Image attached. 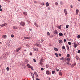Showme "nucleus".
Instances as JSON below:
<instances>
[{
  "mask_svg": "<svg viewBox=\"0 0 80 80\" xmlns=\"http://www.w3.org/2000/svg\"><path fill=\"white\" fill-rule=\"evenodd\" d=\"M7 52H4L3 55L1 57L2 59L4 58H5V57H7Z\"/></svg>",
  "mask_w": 80,
  "mask_h": 80,
  "instance_id": "1",
  "label": "nucleus"
},
{
  "mask_svg": "<svg viewBox=\"0 0 80 80\" xmlns=\"http://www.w3.org/2000/svg\"><path fill=\"white\" fill-rule=\"evenodd\" d=\"M20 24L21 26H25V24L23 22H20Z\"/></svg>",
  "mask_w": 80,
  "mask_h": 80,
  "instance_id": "2",
  "label": "nucleus"
},
{
  "mask_svg": "<svg viewBox=\"0 0 80 80\" xmlns=\"http://www.w3.org/2000/svg\"><path fill=\"white\" fill-rule=\"evenodd\" d=\"M31 76L32 77V78L33 80H34V74L33 73H31Z\"/></svg>",
  "mask_w": 80,
  "mask_h": 80,
  "instance_id": "3",
  "label": "nucleus"
},
{
  "mask_svg": "<svg viewBox=\"0 0 80 80\" xmlns=\"http://www.w3.org/2000/svg\"><path fill=\"white\" fill-rule=\"evenodd\" d=\"M73 45H74V48H76V47H77V44L76 43H75V42H74L73 43Z\"/></svg>",
  "mask_w": 80,
  "mask_h": 80,
  "instance_id": "4",
  "label": "nucleus"
},
{
  "mask_svg": "<svg viewBox=\"0 0 80 80\" xmlns=\"http://www.w3.org/2000/svg\"><path fill=\"white\" fill-rule=\"evenodd\" d=\"M46 73L47 75H48L50 74V71L48 70H47L46 71Z\"/></svg>",
  "mask_w": 80,
  "mask_h": 80,
  "instance_id": "5",
  "label": "nucleus"
},
{
  "mask_svg": "<svg viewBox=\"0 0 80 80\" xmlns=\"http://www.w3.org/2000/svg\"><path fill=\"white\" fill-rule=\"evenodd\" d=\"M64 12L65 15H67L68 13L67 12V10L65 9H64Z\"/></svg>",
  "mask_w": 80,
  "mask_h": 80,
  "instance_id": "6",
  "label": "nucleus"
},
{
  "mask_svg": "<svg viewBox=\"0 0 80 80\" xmlns=\"http://www.w3.org/2000/svg\"><path fill=\"white\" fill-rule=\"evenodd\" d=\"M7 25V24L6 23H5L4 24H2L0 25V27H5L6 25Z\"/></svg>",
  "mask_w": 80,
  "mask_h": 80,
  "instance_id": "7",
  "label": "nucleus"
},
{
  "mask_svg": "<svg viewBox=\"0 0 80 80\" xmlns=\"http://www.w3.org/2000/svg\"><path fill=\"white\" fill-rule=\"evenodd\" d=\"M76 58L77 60H80V58L78 56H76Z\"/></svg>",
  "mask_w": 80,
  "mask_h": 80,
  "instance_id": "8",
  "label": "nucleus"
},
{
  "mask_svg": "<svg viewBox=\"0 0 80 80\" xmlns=\"http://www.w3.org/2000/svg\"><path fill=\"white\" fill-rule=\"evenodd\" d=\"M23 14L24 15H25V16H27V12H23Z\"/></svg>",
  "mask_w": 80,
  "mask_h": 80,
  "instance_id": "9",
  "label": "nucleus"
},
{
  "mask_svg": "<svg viewBox=\"0 0 80 80\" xmlns=\"http://www.w3.org/2000/svg\"><path fill=\"white\" fill-rule=\"evenodd\" d=\"M54 33L55 35H56V34H58V31L57 30H55L54 32Z\"/></svg>",
  "mask_w": 80,
  "mask_h": 80,
  "instance_id": "10",
  "label": "nucleus"
},
{
  "mask_svg": "<svg viewBox=\"0 0 80 80\" xmlns=\"http://www.w3.org/2000/svg\"><path fill=\"white\" fill-rule=\"evenodd\" d=\"M76 65V63L73 64H72V65H71V67L73 68V67H74V66H75V65Z\"/></svg>",
  "mask_w": 80,
  "mask_h": 80,
  "instance_id": "11",
  "label": "nucleus"
},
{
  "mask_svg": "<svg viewBox=\"0 0 80 80\" xmlns=\"http://www.w3.org/2000/svg\"><path fill=\"white\" fill-rule=\"evenodd\" d=\"M27 66H28V68H31L32 67V66H31L28 64H27Z\"/></svg>",
  "mask_w": 80,
  "mask_h": 80,
  "instance_id": "12",
  "label": "nucleus"
},
{
  "mask_svg": "<svg viewBox=\"0 0 80 80\" xmlns=\"http://www.w3.org/2000/svg\"><path fill=\"white\" fill-rule=\"evenodd\" d=\"M59 36H60V37H62V36H63V33L61 32H60L59 34Z\"/></svg>",
  "mask_w": 80,
  "mask_h": 80,
  "instance_id": "13",
  "label": "nucleus"
},
{
  "mask_svg": "<svg viewBox=\"0 0 80 80\" xmlns=\"http://www.w3.org/2000/svg\"><path fill=\"white\" fill-rule=\"evenodd\" d=\"M34 75H36V77H38V75L37 74V73L36 72H34Z\"/></svg>",
  "mask_w": 80,
  "mask_h": 80,
  "instance_id": "14",
  "label": "nucleus"
},
{
  "mask_svg": "<svg viewBox=\"0 0 80 80\" xmlns=\"http://www.w3.org/2000/svg\"><path fill=\"white\" fill-rule=\"evenodd\" d=\"M66 47H67V50H68V51H69V47H68V45H67L66 46Z\"/></svg>",
  "mask_w": 80,
  "mask_h": 80,
  "instance_id": "15",
  "label": "nucleus"
},
{
  "mask_svg": "<svg viewBox=\"0 0 80 80\" xmlns=\"http://www.w3.org/2000/svg\"><path fill=\"white\" fill-rule=\"evenodd\" d=\"M12 28L13 29H14V30H16V29H17V27L16 26H13Z\"/></svg>",
  "mask_w": 80,
  "mask_h": 80,
  "instance_id": "16",
  "label": "nucleus"
},
{
  "mask_svg": "<svg viewBox=\"0 0 80 80\" xmlns=\"http://www.w3.org/2000/svg\"><path fill=\"white\" fill-rule=\"evenodd\" d=\"M34 25H35V26H36L37 27H38V25L36 23V22H34Z\"/></svg>",
  "mask_w": 80,
  "mask_h": 80,
  "instance_id": "17",
  "label": "nucleus"
},
{
  "mask_svg": "<svg viewBox=\"0 0 80 80\" xmlns=\"http://www.w3.org/2000/svg\"><path fill=\"white\" fill-rule=\"evenodd\" d=\"M2 38H7V36L6 35H3Z\"/></svg>",
  "mask_w": 80,
  "mask_h": 80,
  "instance_id": "18",
  "label": "nucleus"
},
{
  "mask_svg": "<svg viewBox=\"0 0 80 80\" xmlns=\"http://www.w3.org/2000/svg\"><path fill=\"white\" fill-rule=\"evenodd\" d=\"M46 7H48L49 6V4L48 3V2H47L46 4Z\"/></svg>",
  "mask_w": 80,
  "mask_h": 80,
  "instance_id": "19",
  "label": "nucleus"
},
{
  "mask_svg": "<svg viewBox=\"0 0 80 80\" xmlns=\"http://www.w3.org/2000/svg\"><path fill=\"white\" fill-rule=\"evenodd\" d=\"M67 60H68V62H70V59L69 58H68L67 59Z\"/></svg>",
  "mask_w": 80,
  "mask_h": 80,
  "instance_id": "20",
  "label": "nucleus"
},
{
  "mask_svg": "<svg viewBox=\"0 0 80 80\" xmlns=\"http://www.w3.org/2000/svg\"><path fill=\"white\" fill-rule=\"evenodd\" d=\"M57 28H59V29H61V27L59 26H57Z\"/></svg>",
  "mask_w": 80,
  "mask_h": 80,
  "instance_id": "21",
  "label": "nucleus"
},
{
  "mask_svg": "<svg viewBox=\"0 0 80 80\" xmlns=\"http://www.w3.org/2000/svg\"><path fill=\"white\" fill-rule=\"evenodd\" d=\"M55 55L56 56V57H58V54H57L56 53H55Z\"/></svg>",
  "mask_w": 80,
  "mask_h": 80,
  "instance_id": "22",
  "label": "nucleus"
},
{
  "mask_svg": "<svg viewBox=\"0 0 80 80\" xmlns=\"http://www.w3.org/2000/svg\"><path fill=\"white\" fill-rule=\"evenodd\" d=\"M59 74L60 75H61V76H62V73L61 72H59Z\"/></svg>",
  "mask_w": 80,
  "mask_h": 80,
  "instance_id": "23",
  "label": "nucleus"
},
{
  "mask_svg": "<svg viewBox=\"0 0 80 80\" xmlns=\"http://www.w3.org/2000/svg\"><path fill=\"white\" fill-rule=\"evenodd\" d=\"M24 38L25 39H27V40H28L29 39V38L28 37H25Z\"/></svg>",
  "mask_w": 80,
  "mask_h": 80,
  "instance_id": "24",
  "label": "nucleus"
},
{
  "mask_svg": "<svg viewBox=\"0 0 80 80\" xmlns=\"http://www.w3.org/2000/svg\"><path fill=\"white\" fill-rule=\"evenodd\" d=\"M54 50L55 51H58V48H54Z\"/></svg>",
  "mask_w": 80,
  "mask_h": 80,
  "instance_id": "25",
  "label": "nucleus"
},
{
  "mask_svg": "<svg viewBox=\"0 0 80 80\" xmlns=\"http://www.w3.org/2000/svg\"><path fill=\"white\" fill-rule=\"evenodd\" d=\"M25 62H26V63H28V60L27 59H25Z\"/></svg>",
  "mask_w": 80,
  "mask_h": 80,
  "instance_id": "26",
  "label": "nucleus"
},
{
  "mask_svg": "<svg viewBox=\"0 0 80 80\" xmlns=\"http://www.w3.org/2000/svg\"><path fill=\"white\" fill-rule=\"evenodd\" d=\"M59 43H62V40H59Z\"/></svg>",
  "mask_w": 80,
  "mask_h": 80,
  "instance_id": "27",
  "label": "nucleus"
},
{
  "mask_svg": "<svg viewBox=\"0 0 80 80\" xmlns=\"http://www.w3.org/2000/svg\"><path fill=\"white\" fill-rule=\"evenodd\" d=\"M45 4V3L44 2H42L41 3V5H44Z\"/></svg>",
  "mask_w": 80,
  "mask_h": 80,
  "instance_id": "28",
  "label": "nucleus"
},
{
  "mask_svg": "<svg viewBox=\"0 0 80 80\" xmlns=\"http://www.w3.org/2000/svg\"><path fill=\"white\" fill-rule=\"evenodd\" d=\"M62 49L63 50H65V46H62Z\"/></svg>",
  "mask_w": 80,
  "mask_h": 80,
  "instance_id": "29",
  "label": "nucleus"
},
{
  "mask_svg": "<svg viewBox=\"0 0 80 80\" xmlns=\"http://www.w3.org/2000/svg\"><path fill=\"white\" fill-rule=\"evenodd\" d=\"M21 49H22V47H20L19 48L17 49H18V51H19V50H21Z\"/></svg>",
  "mask_w": 80,
  "mask_h": 80,
  "instance_id": "30",
  "label": "nucleus"
},
{
  "mask_svg": "<svg viewBox=\"0 0 80 80\" xmlns=\"http://www.w3.org/2000/svg\"><path fill=\"white\" fill-rule=\"evenodd\" d=\"M76 13H78V12H79V10H78V9H76Z\"/></svg>",
  "mask_w": 80,
  "mask_h": 80,
  "instance_id": "31",
  "label": "nucleus"
},
{
  "mask_svg": "<svg viewBox=\"0 0 80 80\" xmlns=\"http://www.w3.org/2000/svg\"><path fill=\"white\" fill-rule=\"evenodd\" d=\"M14 36H15L13 34H12L11 35V37L12 38H13V37H14Z\"/></svg>",
  "mask_w": 80,
  "mask_h": 80,
  "instance_id": "32",
  "label": "nucleus"
},
{
  "mask_svg": "<svg viewBox=\"0 0 80 80\" xmlns=\"http://www.w3.org/2000/svg\"><path fill=\"white\" fill-rule=\"evenodd\" d=\"M34 45H35V46H37V47H38V46H39V45L37 43L35 44Z\"/></svg>",
  "mask_w": 80,
  "mask_h": 80,
  "instance_id": "33",
  "label": "nucleus"
},
{
  "mask_svg": "<svg viewBox=\"0 0 80 80\" xmlns=\"http://www.w3.org/2000/svg\"><path fill=\"white\" fill-rule=\"evenodd\" d=\"M55 5H58V3L57 2H56L55 3Z\"/></svg>",
  "mask_w": 80,
  "mask_h": 80,
  "instance_id": "34",
  "label": "nucleus"
},
{
  "mask_svg": "<svg viewBox=\"0 0 80 80\" xmlns=\"http://www.w3.org/2000/svg\"><path fill=\"white\" fill-rule=\"evenodd\" d=\"M6 69L8 71H9V68H8V67H7L6 68Z\"/></svg>",
  "mask_w": 80,
  "mask_h": 80,
  "instance_id": "35",
  "label": "nucleus"
},
{
  "mask_svg": "<svg viewBox=\"0 0 80 80\" xmlns=\"http://www.w3.org/2000/svg\"><path fill=\"white\" fill-rule=\"evenodd\" d=\"M68 45H72V43H71V42H68Z\"/></svg>",
  "mask_w": 80,
  "mask_h": 80,
  "instance_id": "36",
  "label": "nucleus"
},
{
  "mask_svg": "<svg viewBox=\"0 0 80 80\" xmlns=\"http://www.w3.org/2000/svg\"><path fill=\"white\" fill-rule=\"evenodd\" d=\"M64 58L63 57H62V58H60V60H63Z\"/></svg>",
  "mask_w": 80,
  "mask_h": 80,
  "instance_id": "37",
  "label": "nucleus"
},
{
  "mask_svg": "<svg viewBox=\"0 0 80 80\" xmlns=\"http://www.w3.org/2000/svg\"><path fill=\"white\" fill-rule=\"evenodd\" d=\"M41 70H42V71H43V70H44V69L43 68H41Z\"/></svg>",
  "mask_w": 80,
  "mask_h": 80,
  "instance_id": "38",
  "label": "nucleus"
},
{
  "mask_svg": "<svg viewBox=\"0 0 80 80\" xmlns=\"http://www.w3.org/2000/svg\"><path fill=\"white\" fill-rule=\"evenodd\" d=\"M68 25H66V28H68Z\"/></svg>",
  "mask_w": 80,
  "mask_h": 80,
  "instance_id": "39",
  "label": "nucleus"
},
{
  "mask_svg": "<svg viewBox=\"0 0 80 80\" xmlns=\"http://www.w3.org/2000/svg\"><path fill=\"white\" fill-rule=\"evenodd\" d=\"M77 37H78V38H80V35H78Z\"/></svg>",
  "mask_w": 80,
  "mask_h": 80,
  "instance_id": "40",
  "label": "nucleus"
},
{
  "mask_svg": "<svg viewBox=\"0 0 80 80\" xmlns=\"http://www.w3.org/2000/svg\"><path fill=\"white\" fill-rule=\"evenodd\" d=\"M52 74H54V73H55V71H52Z\"/></svg>",
  "mask_w": 80,
  "mask_h": 80,
  "instance_id": "41",
  "label": "nucleus"
},
{
  "mask_svg": "<svg viewBox=\"0 0 80 80\" xmlns=\"http://www.w3.org/2000/svg\"><path fill=\"white\" fill-rule=\"evenodd\" d=\"M34 51H37V49L36 48H34L33 49Z\"/></svg>",
  "mask_w": 80,
  "mask_h": 80,
  "instance_id": "42",
  "label": "nucleus"
},
{
  "mask_svg": "<svg viewBox=\"0 0 80 80\" xmlns=\"http://www.w3.org/2000/svg\"><path fill=\"white\" fill-rule=\"evenodd\" d=\"M39 63L41 65H43V63L41 62H40Z\"/></svg>",
  "mask_w": 80,
  "mask_h": 80,
  "instance_id": "43",
  "label": "nucleus"
},
{
  "mask_svg": "<svg viewBox=\"0 0 80 80\" xmlns=\"http://www.w3.org/2000/svg\"><path fill=\"white\" fill-rule=\"evenodd\" d=\"M33 62H36V60H35V59H33Z\"/></svg>",
  "mask_w": 80,
  "mask_h": 80,
  "instance_id": "44",
  "label": "nucleus"
},
{
  "mask_svg": "<svg viewBox=\"0 0 80 80\" xmlns=\"http://www.w3.org/2000/svg\"><path fill=\"white\" fill-rule=\"evenodd\" d=\"M70 56V54H68L67 55V57H69Z\"/></svg>",
  "mask_w": 80,
  "mask_h": 80,
  "instance_id": "45",
  "label": "nucleus"
},
{
  "mask_svg": "<svg viewBox=\"0 0 80 80\" xmlns=\"http://www.w3.org/2000/svg\"><path fill=\"white\" fill-rule=\"evenodd\" d=\"M31 68V70H33V67L32 66L31 68Z\"/></svg>",
  "mask_w": 80,
  "mask_h": 80,
  "instance_id": "46",
  "label": "nucleus"
},
{
  "mask_svg": "<svg viewBox=\"0 0 80 80\" xmlns=\"http://www.w3.org/2000/svg\"><path fill=\"white\" fill-rule=\"evenodd\" d=\"M59 69H56V71H57V72H59Z\"/></svg>",
  "mask_w": 80,
  "mask_h": 80,
  "instance_id": "47",
  "label": "nucleus"
},
{
  "mask_svg": "<svg viewBox=\"0 0 80 80\" xmlns=\"http://www.w3.org/2000/svg\"><path fill=\"white\" fill-rule=\"evenodd\" d=\"M46 68H48V65H46Z\"/></svg>",
  "mask_w": 80,
  "mask_h": 80,
  "instance_id": "48",
  "label": "nucleus"
},
{
  "mask_svg": "<svg viewBox=\"0 0 80 80\" xmlns=\"http://www.w3.org/2000/svg\"><path fill=\"white\" fill-rule=\"evenodd\" d=\"M60 4H61V5H62V4H63V2H62V1L60 2Z\"/></svg>",
  "mask_w": 80,
  "mask_h": 80,
  "instance_id": "49",
  "label": "nucleus"
},
{
  "mask_svg": "<svg viewBox=\"0 0 80 80\" xmlns=\"http://www.w3.org/2000/svg\"><path fill=\"white\" fill-rule=\"evenodd\" d=\"M58 55L59 56V57H61V56H62V54H60V53H59L58 54Z\"/></svg>",
  "mask_w": 80,
  "mask_h": 80,
  "instance_id": "50",
  "label": "nucleus"
},
{
  "mask_svg": "<svg viewBox=\"0 0 80 80\" xmlns=\"http://www.w3.org/2000/svg\"><path fill=\"white\" fill-rule=\"evenodd\" d=\"M47 35H50V33L49 32H47Z\"/></svg>",
  "mask_w": 80,
  "mask_h": 80,
  "instance_id": "51",
  "label": "nucleus"
},
{
  "mask_svg": "<svg viewBox=\"0 0 80 80\" xmlns=\"http://www.w3.org/2000/svg\"><path fill=\"white\" fill-rule=\"evenodd\" d=\"M0 11H1V12H2V11H3V9H2V8H0Z\"/></svg>",
  "mask_w": 80,
  "mask_h": 80,
  "instance_id": "52",
  "label": "nucleus"
},
{
  "mask_svg": "<svg viewBox=\"0 0 80 80\" xmlns=\"http://www.w3.org/2000/svg\"><path fill=\"white\" fill-rule=\"evenodd\" d=\"M26 45L27 47H29V45L28 44H26Z\"/></svg>",
  "mask_w": 80,
  "mask_h": 80,
  "instance_id": "53",
  "label": "nucleus"
},
{
  "mask_svg": "<svg viewBox=\"0 0 80 80\" xmlns=\"http://www.w3.org/2000/svg\"><path fill=\"white\" fill-rule=\"evenodd\" d=\"M80 50H78V53H80Z\"/></svg>",
  "mask_w": 80,
  "mask_h": 80,
  "instance_id": "54",
  "label": "nucleus"
},
{
  "mask_svg": "<svg viewBox=\"0 0 80 80\" xmlns=\"http://www.w3.org/2000/svg\"><path fill=\"white\" fill-rule=\"evenodd\" d=\"M41 41L42 42H43L44 41V40H43V39H41Z\"/></svg>",
  "mask_w": 80,
  "mask_h": 80,
  "instance_id": "55",
  "label": "nucleus"
},
{
  "mask_svg": "<svg viewBox=\"0 0 80 80\" xmlns=\"http://www.w3.org/2000/svg\"><path fill=\"white\" fill-rule=\"evenodd\" d=\"M18 52V51L17 49L16 50V52Z\"/></svg>",
  "mask_w": 80,
  "mask_h": 80,
  "instance_id": "56",
  "label": "nucleus"
},
{
  "mask_svg": "<svg viewBox=\"0 0 80 80\" xmlns=\"http://www.w3.org/2000/svg\"><path fill=\"white\" fill-rule=\"evenodd\" d=\"M30 55H32V53L30 52Z\"/></svg>",
  "mask_w": 80,
  "mask_h": 80,
  "instance_id": "57",
  "label": "nucleus"
},
{
  "mask_svg": "<svg viewBox=\"0 0 80 80\" xmlns=\"http://www.w3.org/2000/svg\"><path fill=\"white\" fill-rule=\"evenodd\" d=\"M67 41V40H66V39H64V42H66Z\"/></svg>",
  "mask_w": 80,
  "mask_h": 80,
  "instance_id": "58",
  "label": "nucleus"
},
{
  "mask_svg": "<svg viewBox=\"0 0 80 80\" xmlns=\"http://www.w3.org/2000/svg\"><path fill=\"white\" fill-rule=\"evenodd\" d=\"M48 10H50V7H48Z\"/></svg>",
  "mask_w": 80,
  "mask_h": 80,
  "instance_id": "59",
  "label": "nucleus"
},
{
  "mask_svg": "<svg viewBox=\"0 0 80 80\" xmlns=\"http://www.w3.org/2000/svg\"><path fill=\"white\" fill-rule=\"evenodd\" d=\"M36 80H40V79H38V78H36Z\"/></svg>",
  "mask_w": 80,
  "mask_h": 80,
  "instance_id": "60",
  "label": "nucleus"
},
{
  "mask_svg": "<svg viewBox=\"0 0 80 80\" xmlns=\"http://www.w3.org/2000/svg\"><path fill=\"white\" fill-rule=\"evenodd\" d=\"M71 8H73V6H72V5H71Z\"/></svg>",
  "mask_w": 80,
  "mask_h": 80,
  "instance_id": "61",
  "label": "nucleus"
},
{
  "mask_svg": "<svg viewBox=\"0 0 80 80\" xmlns=\"http://www.w3.org/2000/svg\"><path fill=\"white\" fill-rule=\"evenodd\" d=\"M67 63V64H68V65H70V63H69V62H68Z\"/></svg>",
  "mask_w": 80,
  "mask_h": 80,
  "instance_id": "62",
  "label": "nucleus"
},
{
  "mask_svg": "<svg viewBox=\"0 0 80 80\" xmlns=\"http://www.w3.org/2000/svg\"><path fill=\"white\" fill-rule=\"evenodd\" d=\"M78 15V13L76 12V15Z\"/></svg>",
  "mask_w": 80,
  "mask_h": 80,
  "instance_id": "63",
  "label": "nucleus"
},
{
  "mask_svg": "<svg viewBox=\"0 0 80 80\" xmlns=\"http://www.w3.org/2000/svg\"><path fill=\"white\" fill-rule=\"evenodd\" d=\"M34 3H37V2H36V1H34Z\"/></svg>",
  "mask_w": 80,
  "mask_h": 80,
  "instance_id": "64",
  "label": "nucleus"
}]
</instances>
